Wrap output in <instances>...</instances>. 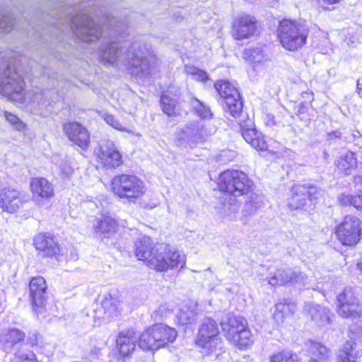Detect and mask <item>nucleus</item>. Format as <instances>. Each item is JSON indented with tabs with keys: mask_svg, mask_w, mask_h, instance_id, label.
I'll use <instances>...</instances> for the list:
<instances>
[{
	"mask_svg": "<svg viewBox=\"0 0 362 362\" xmlns=\"http://www.w3.org/2000/svg\"><path fill=\"white\" fill-rule=\"evenodd\" d=\"M103 117L104 121L113 129L122 132H131L129 128L131 122L127 113L124 111L118 112L116 115L105 113Z\"/></svg>",
	"mask_w": 362,
	"mask_h": 362,
	"instance_id": "25",
	"label": "nucleus"
},
{
	"mask_svg": "<svg viewBox=\"0 0 362 362\" xmlns=\"http://www.w3.org/2000/svg\"><path fill=\"white\" fill-rule=\"evenodd\" d=\"M356 267L362 274V259L357 262Z\"/></svg>",
	"mask_w": 362,
	"mask_h": 362,
	"instance_id": "49",
	"label": "nucleus"
},
{
	"mask_svg": "<svg viewBox=\"0 0 362 362\" xmlns=\"http://www.w3.org/2000/svg\"><path fill=\"white\" fill-rule=\"evenodd\" d=\"M134 255L137 260L157 272L182 268L186 263L185 256L178 250L169 245L160 247L148 237L136 241Z\"/></svg>",
	"mask_w": 362,
	"mask_h": 362,
	"instance_id": "1",
	"label": "nucleus"
},
{
	"mask_svg": "<svg viewBox=\"0 0 362 362\" xmlns=\"http://www.w3.org/2000/svg\"><path fill=\"white\" fill-rule=\"evenodd\" d=\"M223 113L234 119L240 117L243 112V98L240 95L222 101Z\"/></svg>",
	"mask_w": 362,
	"mask_h": 362,
	"instance_id": "27",
	"label": "nucleus"
},
{
	"mask_svg": "<svg viewBox=\"0 0 362 362\" xmlns=\"http://www.w3.org/2000/svg\"><path fill=\"white\" fill-rule=\"evenodd\" d=\"M9 362H38L35 354L33 351L27 353L18 352L13 355Z\"/></svg>",
	"mask_w": 362,
	"mask_h": 362,
	"instance_id": "39",
	"label": "nucleus"
},
{
	"mask_svg": "<svg viewBox=\"0 0 362 362\" xmlns=\"http://www.w3.org/2000/svg\"><path fill=\"white\" fill-rule=\"evenodd\" d=\"M26 83L23 77L13 66H8L1 78L0 93L14 103H23L25 98Z\"/></svg>",
	"mask_w": 362,
	"mask_h": 362,
	"instance_id": "11",
	"label": "nucleus"
},
{
	"mask_svg": "<svg viewBox=\"0 0 362 362\" xmlns=\"http://www.w3.org/2000/svg\"><path fill=\"white\" fill-rule=\"evenodd\" d=\"M336 313L343 319L362 317V297L352 287H345L336 296Z\"/></svg>",
	"mask_w": 362,
	"mask_h": 362,
	"instance_id": "10",
	"label": "nucleus"
},
{
	"mask_svg": "<svg viewBox=\"0 0 362 362\" xmlns=\"http://www.w3.org/2000/svg\"><path fill=\"white\" fill-rule=\"evenodd\" d=\"M192 75L194 78V79L199 82H206L209 78L207 73L202 69H195L192 72Z\"/></svg>",
	"mask_w": 362,
	"mask_h": 362,
	"instance_id": "43",
	"label": "nucleus"
},
{
	"mask_svg": "<svg viewBox=\"0 0 362 362\" xmlns=\"http://www.w3.org/2000/svg\"><path fill=\"white\" fill-rule=\"evenodd\" d=\"M109 190L118 200L135 204L146 194L147 187L144 181L135 173L122 172L112 177Z\"/></svg>",
	"mask_w": 362,
	"mask_h": 362,
	"instance_id": "3",
	"label": "nucleus"
},
{
	"mask_svg": "<svg viewBox=\"0 0 362 362\" xmlns=\"http://www.w3.org/2000/svg\"><path fill=\"white\" fill-rule=\"evenodd\" d=\"M262 204V200L259 199L258 195L255 194L254 197L251 196L250 199L247 200L245 203L248 209L251 211H255L259 209Z\"/></svg>",
	"mask_w": 362,
	"mask_h": 362,
	"instance_id": "42",
	"label": "nucleus"
},
{
	"mask_svg": "<svg viewBox=\"0 0 362 362\" xmlns=\"http://www.w3.org/2000/svg\"><path fill=\"white\" fill-rule=\"evenodd\" d=\"M197 112L199 113V116L202 118H207L211 116L210 110L206 107H204L202 112H201L200 110H197Z\"/></svg>",
	"mask_w": 362,
	"mask_h": 362,
	"instance_id": "45",
	"label": "nucleus"
},
{
	"mask_svg": "<svg viewBox=\"0 0 362 362\" xmlns=\"http://www.w3.org/2000/svg\"><path fill=\"white\" fill-rule=\"evenodd\" d=\"M356 343L354 341H347L339 350L337 355V362H362V354H354Z\"/></svg>",
	"mask_w": 362,
	"mask_h": 362,
	"instance_id": "30",
	"label": "nucleus"
},
{
	"mask_svg": "<svg viewBox=\"0 0 362 362\" xmlns=\"http://www.w3.org/2000/svg\"><path fill=\"white\" fill-rule=\"evenodd\" d=\"M341 202L344 204H349L362 211V192L356 194L342 195Z\"/></svg>",
	"mask_w": 362,
	"mask_h": 362,
	"instance_id": "36",
	"label": "nucleus"
},
{
	"mask_svg": "<svg viewBox=\"0 0 362 362\" xmlns=\"http://www.w3.org/2000/svg\"><path fill=\"white\" fill-rule=\"evenodd\" d=\"M218 322L212 317H206L199 325L194 344L204 356H211L223 349Z\"/></svg>",
	"mask_w": 362,
	"mask_h": 362,
	"instance_id": "6",
	"label": "nucleus"
},
{
	"mask_svg": "<svg viewBox=\"0 0 362 362\" xmlns=\"http://www.w3.org/2000/svg\"><path fill=\"white\" fill-rule=\"evenodd\" d=\"M33 246L44 258H58L62 255V247L57 237L49 232H41L33 238Z\"/></svg>",
	"mask_w": 362,
	"mask_h": 362,
	"instance_id": "16",
	"label": "nucleus"
},
{
	"mask_svg": "<svg viewBox=\"0 0 362 362\" xmlns=\"http://www.w3.org/2000/svg\"><path fill=\"white\" fill-rule=\"evenodd\" d=\"M265 124L267 126H274L276 124V122L274 116H267V120L265 122Z\"/></svg>",
	"mask_w": 362,
	"mask_h": 362,
	"instance_id": "46",
	"label": "nucleus"
},
{
	"mask_svg": "<svg viewBox=\"0 0 362 362\" xmlns=\"http://www.w3.org/2000/svg\"><path fill=\"white\" fill-rule=\"evenodd\" d=\"M334 233L342 246L355 247L362 240V221L356 216L346 215L334 227Z\"/></svg>",
	"mask_w": 362,
	"mask_h": 362,
	"instance_id": "9",
	"label": "nucleus"
},
{
	"mask_svg": "<svg viewBox=\"0 0 362 362\" xmlns=\"http://www.w3.org/2000/svg\"><path fill=\"white\" fill-rule=\"evenodd\" d=\"M329 349L323 345L317 344L315 346V353L318 354L320 359L326 358Z\"/></svg>",
	"mask_w": 362,
	"mask_h": 362,
	"instance_id": "44",
	"label": "nucleus"
},
{
	"mask_svg": "<svg viewBox=\"0 0 362 362\" xmlns=\"http://www.w3.org/2000/svg\"><path fill=\"white\" fill-rule=\"evenodd\" d=\"M30 191L34 198L49 201L55 196L54 184L45 177H34L29 183Z\"/></svg>",
	"mask_w": 362,
	"mask_h": 362,
	"instance_id": "21",
	"label": "nucleus"
},
{
	"mask_svg": "<svg viewBox=\"0 0 362 362\" xmlns=\"http://www.w3.org/2000/svg\"><path fill=\"white\" fill-rule=\"evenodd\" d=\"M302 98L305 100L299 103H294L295 114L302 121L310 120L314 112H316L313 105V102L315 100L314 94L311 91H305L302 93Z\"/></svg>",
	"mask_w": 362,
	"mask_h": 362,
	"instance_id": "22",
	"label": "nucleus"
},
{
	"mask_svg": "<svg viewBox=\"0 0 362 362\" xmlns=\"http://www.w3.org/2000/svg\"><path fill=\"white\" fill-rule=\"evenodd\" d=\"M226 340L240 350H246L254 343V337L247 320L240 316H230L221 323Z\"/></svg>",
	"mask_w": 362,
	"mask_h": 362,
	"instance_id": "7",
	"label": "nucleus"
},
{
	"mask_svg": "<svg viewBox=\"0 0 362 362\" xmlns=\"http://www.w3.org/2000/svg\"><path fill=\"white\" fill-rule=\"evenodd\" d=\"M299 276V273L279 268L269 277L268 282L273 286H285L297 281Z\"/></svg>",
	"mask_w": 362,
	"mask_h": 362,
	"instance_id": "26",
	"label": "nucleus"
},
{
	"mask_svg": "<svg viewBox=\"0 0 362 362\" xmlns=\"http://www.w3.org/2000/svg\"><path fill=\"white\" fill-rule=\"evenodd\" d=\"M356 93L361 98H362V81L360 80L357 81Z\"/></svg>",
	"mask_w": 362,
	"mask_h": 362,
	"instance_id": "47",
	"label": "nucleus"
},
{
	"mask_svg": "<svg viewBox=\"0 0 362 362\" xmlns=\"http://www.w3.org/2000/svg\"><path fill=\"white\" fill-rule=\"evenodd\" d=\"M74 28H72L76 35L86 42L98 41L102 36L103 29L96 25L93 19L75 17L73 20Z\"/></svg>",
	"mask_w": 362,
	"mask_h": 362,
	"instance_id": "20",
	"label": "nucleus"
},
{
	"mask_svg": "<svg viewBox=\"0 0 362 362\" xmlns=\"http://www.w3.org/2000/svg\"><path fill=\"white\" fill-rule=\"evenodd\" d=\"M245 58L250 59L255 65L266 60V56L263 51L258 48H250L244 52Z\"/></svg>",
	"mask_w": 362,
	"mask_h": 362,
	"instance_id": "35",
	"label": "nucleus"
},
{
	"mask_svg": "<svg viewBox=\"0 0 362 362\" xmlns=\"http://www.w3.org/2000/svg\"><path fill=\"white\" fill-rule=\"evenodd\" d=\"M111 44L103 52V61L105 64H114L118 59L117 52L120 48L115 49Z\"/></svg>",
	"mask_w": 362,
	"mask_h": 362,
	"instance_id": "38",
	"label": "nucleus"
},
{
	"mask_svg": "<svg viewBox=\"0 0 362 362\" xmlns=\"http://www.w3.org/2000/svg\"><path fill=\"white\" fill-rule=\"evenodd\" d=\"M28 297L32 310L37 316H43L47 313L48 284L42 276L30 278L28 284Z\"/></svg>",
	"mask_w": 362,
	"mask_h": 362,
	"instance_id": "12",
	"label": "nucleus"
},
{
	"mask_svg": "<svg viewBox=\"0 0 362 362\" xmlns=\"http://www.w3.org/2000/svg\"><path fill=\"white\" fill-rule=\"evenodd\" d=\"M309 362H318L317 359L311 358Z\"/></svg>",
	"mask_w": 362,
	"mask_h": 362,
	"instance_id": "50",
	"label": "nucleus"
},
{
	"mask_svg": "<svg viewBox=\"0 0 362 362\" xmlns=\"http://www.w3.org/2000/svg\"><path fill=\"white\" fill-rule=\"evenodd\" d=\"M25 338V334L23 332L12 328L1 335V341L5 346H14L23 342Z\"/></svg>",
	"mask_w": 362,
	"mask_h": 362,
	"instance_id": "32",
	"label": "nucleus"
},
{
	"mask_svg": "<svg viewBox=\"0 0 362 362\" xmlns=\"http://www.w3.org/2000/svg\"><path fill=\"white\" fill-rule=\"evenodd\" d=\"M258 21L248 13L236 16L231 25V36L235 40H243L253 37L258 31Z\"/></svg>",
	"mask_w": 362,
	"mask_h": 362,
	"instance_id": "17",
	"label": "nucleus"
},
{
	"mask_svg": "<svg viewBox=\"0 0 362 362\" xmlns=\"http://www.w3.org/2000/svg\"><path fill=\"white\" fill-rule=\"evenodd\" d=\"M136 332L132 329L120 331L115 339L114 354L118 361L123 362L132 358L136 350Z\"/></svg>",
	"mask_w": 362,
	"mask_h": 362,
	"instance_id": "14",
	"label": "nucleus"
},
{
	"mask_svg": "<svg viewBox=\"0 0 362 362\" xmlns=\"http://www.w3.org/2000/svg\"><path fill=\"white\" fill-rule=\"evenodd\" d=\"M175 328L163 322H156L146 327L137 339L138 346L144 351L154 353L168 347L177 338Z\"/></svg>",
	"mask_w": 362,
	"mask_h": 362,
	"instance_id": "4",
	"label": "nucleus"
},
{
	"mask_svg": "<svg viewBox=\"0 0 362 362\" xmlns=\"http://www.w3.org/2000/svg\"><path fill=\"white\" fill-rule=\"evenodd\" d=\"M218 191L226 196L227 202L233 205L238 197L254 194L255 184L243 170L228 168L221 171L216 180Z\"/></svg>",
	"mask_w": 362,
	"mask_h": 362,
	"instance_id": "2",
	"label": "nucleus"
},
{
	"mask_svg": "<svg viewBox=\"0 0 362 362\" xmlns=\"http://www.w3.org/2000/svg\"><path fill=\"white\" fill-rule=\"evenodd\" d=\"M34 339L33 341L30 342V345L31 346H37V336L35 334L33 335Z\"/></svg>",
	"mask_w": 362,
	"mask_h": 362,
	"instance_id": "48",
	"label": "nucleus"
},
{
	"mask_svg": "<svg viewBox=\"0 0 362 362\" xmlns=\"http://www.w3.org/2000/svg\"><path fill=\"white\" fill-rule=\"evenodd\" d=\"M4 115L6 119L12 126H13L14 129L17 131H24L27 129L26 124L23 122L17 115L8 111H4Z\"/></svg>",
	"mask_w": 362,
	"mask_h": 362,
	"instance_id": "37",
	"label": "nucleus"
},
{
	"mask_svg": "<svg viewBox=\"0 0 362 362\" xmlns=\"http://www.w3.org/2000/svg\"><path fill=\"white\" fill-rule=\"evenodd\" d=\"M26 202L27 200L19 188L12 185L0 187V210L2 213L16 214Z\"/></svg>",
	"mask_w": 362,
	"mask_h": 362,
	"instance_id": "15",
	"label": "nucleus"
},
{
	"mask_svg": "<svg viewBox=\"0 0 362 362\" xmlns=\"http://www.w3.org/2000/svg\"><path fill=\"white\" fill-rule=\"evenodd\" d=\"M321 11H331L335 8V5L339 4L341 0H315Z\"/></svg>",
	"mask_w": 362,
	"mask_h": 362,
	"instance_id": "41",
	"label": "nucleus"
},
{
	"mask_svg": "<svg viewBox=\"0 0 362 362\" xmlns=\"http://www.w3.org/2000/svg\"><path fill=\"white\" fill-rule=\"evenodd\" d=\"M309 31L297 20L284 18L278 23L276 30L277 40L289 52H296L305 46Z\"/></svg>",
	"mask_w": 362,
	"mask_h": 362,
	"instance_id": "5",
	"label": "nucleus"
},
{
	"mask_svg": "<svg viewBox=\"0 0 362 362\" xmlns=\"http://www.w3.org/2000/svg\"><path fill=\"white\" fill-rule=\"evenodd\" d=\"M119 228V221L109 214H103L94 226L96 233L105 238H110L117 233Z\"/></svg>",
	"mask_w": 362,
	"mask_h": 362,
	"instance_id": "23",
	"label": "nucleus"
},
{
	"mask_svg": "<svg viewBox=\"0 0 362 362\" xmlns=\"http://www.w3.org/2000/svg\"><path fill=\"white\" fill-rule=\"evenodd\" d=\"M296 304L293 303L283 300L276 305L275 315L281 318L292 315L295 313Z\"/></svg>",
	"mask_w": 362,
	"mask_h": 362,
	"instance_id": "34",
	"label": "nucleus"
},
{
	"mask_svg": "<svg viewBox=\"0 0 362 362\" xmlns=\"http://www.w3.org/2000/svg\"><path fill=\"white\" fill-rule=\"evenodd\" d=\"M178 324L182 327H187L194 323L193 316L187 311H181L177 315Z\"/></svg>",
	"mask_w": 362,
	"mask_h": 362,
	"instance_id": "40",
	"label": "nucleus"
},
{
	"mask_svg": "<svg viewBox=\"0 0 362 362\" xmlns=\"http://www.w3.org/2000/svg\"><path fill=\"white\" fill-rule=\"evenodd\" d=\"M238 124L239 133L251 148L258 152L274 153L273 150L269 148V144L266 136L257 129L252 119L247 118L240 121Z\"/></svg>",
	"mask_w": 362,
	"mask_h": 362,
	"instance_id": "13",
	"label": "nucleus"
},
{
	"mask_svg": "<svg viewBox=\"0 0 362 362\" xmlns=\"http://www.w3.org/2000/svg\"><path fill=\"white\" fill-rule=\"evenodd\" d=\"M334 165L340 174L349 175L358 167L356 154L348 151L335 161Z\"/></svg>",
	"mask_w": 362,
	"mask_h": 362,
	"instance_id": "24",
	"label": "nucleus"
},
{
	"mask_svg": "<svg viewBox=\"0 0 362 362\" xmlns=\"http://www.w3.org/2000/svg\"><path fill=\"white\" fill-rule=\"evenodd\" d=\"M214 86L222 101L228 100L229 98H233L235 96L240 95L236 84L228 80H217L215 81Z\"/></svg>",
	"mask_w": 362,
	"mask_h": 362,
	"instance_id": "28",
	"label": "nucleus"
},
{
	"mask_svg": "<svg viewBox=\"0 0 362 362\" xmlns=\"http://www.w3.org/2000/svg\"><path fill=\"white\" fill-rule=\"evenodd\" d=\"M270 362H300L298 355L290 350L283 349L270 356Z\"/></svg>",
	"mask_w": 362,
	"mask_h": 362,
	"instance_id": "33",
	"label": "nucleus"
},
{
	"mask_svg": "<svg viewBox=\"0 0 362 362\" xmlns=\"http://www.w3.org/2000/svg\"><path fill=\"white\" fill-rule=\"evenodd\" d=\"M93 160L97 170L114 171L124 164L121 149L113 141L99 144L93 151Z\"/></svg>",
	"mask_w": 362,
	"mask_h": 362,
	"instance_id": "8",
	"label": "nucleus"
},
{
	"mask_svg": "<svg viewBox=\"0 0 362 362\" xmlns=\"http://www.w3.org/2000/svg\"><path fill=\"white\" fill-rule=\"evenodd\" d=\"M319 189L310 184L294 185L291 189L288 206L291 209H302L307 205L308 201L313 202L317 199Z\"/></svg>",
	"mask_w": 362,
	"mask_h": 362,
	"instance_id": "18",
	"label": "nucleus"
},
{
	"mask_svg": "<svg viewBox=\"0 0 362 362\" xmlns=\"http://www.w3.org/2000/svg\"><path fill=\"white\" fill-rule=\"evenodd\" d=\"M160 105L162 111L168 117L180 115V105L177 99L171 98L169 95L163 93L160 95Z\"/></svg>",
	"mask_w": 362,
	"mask_h": 362,
	"instance_id": "31",
	"label": "nucleus"
},
{
	"mask_svg": "<svg viewBox=\"0 0 362 362\" xmlns=\"http://www.w3.org/2000/svg\"><path fill=\"white\" fill-rule=\"evenodd\" d=\"M63 132L67 139L75 146L83 151L90 146L91 136L88 129L81 122L69 121L63 124Z\"/></svg>",
	"mask_w": 362,
	"mask_h": 362,
	"instance_id": "19",
	"label": "nucleus"
},
{
	"mask_svg": "<svg viewBox=\"0 0 362 362\" xmlns=\"http://www.w3.org/2000/svg\"><path fill=\"white\" fill-rule=\"evenodd\" d=\"M125 67L130 74L139 75L148 68V62L145 57L134 53L127 59Z\"/></svg>",
	"mask_w": 362,
	"mask_h": 362,
	"instance_id": "29",
	"label": "nucleus"
}]
</instances>
